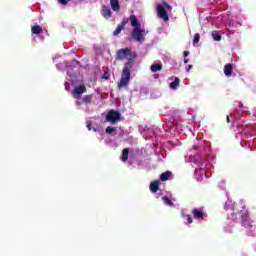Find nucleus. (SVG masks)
<instances>
[{"label":"nucleus","instance_id":"nucleus-1","mask_svg":"<svg viewBox=\"0 0 256 256\" xmlns=\"http://www.w3.org/2000/svg\"><path fill=\"white\" fill-rule=\"evenodd\" d=\"M135 65V59L129 58L127 62L124 64L121 79L118 83L117 87L118 89H123L124 87L129 86V81H131V69H133V66Z\"/></svg>","mask_w":256,"mask_h":256},{"label":"nucleus","instance_id":"nucleus-2","mask_svg":"<svg viewBox=\"0 0 256 256\" xmlns=\"http://www.w3.org/2000/svg\"><path fill=\"white\" fill-rule=\"evenodd\" d=\"M171 9L173 8L167 2L156 5V13L160 19H163V21H169V14L167 11H171Z\"/></svg>","mask_w":256,"mask_h":256},{"label":"nucleus","instance_id":"nucleus-3","mask_svg":"<svg viewBox=\"0 0 256 256\" xmlns=\"http://www.w3.org/2000/svg\"><path fill=\"white\" fill-rule=\"evenodd\" d=\"M239 213L241 217L242 227H245L246 229H251V227H253V221H251V218L249 217V210H247V208L243 206Z\"/></svg>","mask_w":256,"mask_h":256},{"label":"nucleus","instance_id":"nucleus-4","mask_svg":"<svg viewBox=\"0 0 256 256\" xmlns=\"http://www.w3.org/2000/svg\"><path fill=\"white\" fill-rule=\"evenodd\" d=\"M131 37L134 41H137L138 43L145 42V34L141 27L133 28L131 32Z\"/></svg>","mask_w":256,"mask_h":256},{"label":"nucleus","instance_id":"nucleus-5","mask_svg":"<svg viewBox=\"0 0 256 256\" xmlns=\"http://www.w3.org/2000/svg\"><path fill=\"white\" fill-rule=\"evenodd\" d=\"M120 120H121V113H119V111H117V110L112 109L106 115V121H108V123L114 124Z\"/></svg>","mask_w":256,"mask_h":256},{"label":"nucleus","instance_id":"nucleus-6","mask_svg":"<svg viewBox=\"0 0 256 256\" xmlns=\"http://www.w3.org/2000/svg\"><path fill=\"white\" fill-rule=\"evenodd\" d=\"M131 55V48L119 49L116 53V61H125Z\"/></svg>","mask_w":256,"mask_h":256},{"label":"nucleus","instance_id":"nucleus-7","mask_svg":"<svg viewBox=\"0 0 256 256\" xmlns=\"http://www.w3.org/2000/svg\"><path fill=\"white\" fill-rule=\"evenodd\" d=\"M192 215L194 219H198L203 221L205 217H207V214H205V211H203V208H194L192 210Z\"/></svg>","mask_w":256,"mask_h":256},{"label":"nucleus","instance_id":"nucleus-8","mask_svg":"<svg viewBox=\"0 0 256 256\" xmlns=\"http://www.w3.org/2000/svg\"><path fill=\"white\" fill-rule=\"evenodd\" d=\"M127 23H129V18H123L122 22L118 24L117 28L113 32L114 37H117V35L121 34V32L125 29V25H127Z\"/></svg>","mask_w":256,"mask_h":256},{"label":"nucleus","instance_id":"nucleus-9","mask_svg":"<svg viewBox=\"0 0 256 256\" xmlns=\"http://www.w3.org/2000/svg\"><path fill=\"white\" fill-rule=\"evenodd\" d=\"M113 12L109 6H102V17L104 19H111Z\"/></svg>","mask_w":256,"mask_h":256},{"label":"nucleus","instance_id":"nucleus-10","mask_svg":"<svg viewBox=\"0 0 256 256\" xmlns=\"http://www.w3.org/2000/svg\"><path fill=\"white\" fill-rule=\"evenodd\" d=\"M128 21H130L131 26L133 29H137V27H141V23H139V20L137 19V16L131 15L130 18H128Z\"/></svg>","mask_w":256,"mask_h":256},{"label":"nucleus","instance_id":"nucleus-11","mask_svg":"<svg viewBox=\"0 0 256 256\" xmlns=\"http://www.w3.org/2000/svg\"><path fill=\"white\" fill-rule=\"evenodd\" d=\"M161 185V182L159 180H155L150 183V191L151 193H157L159 191V186Z\"/></svg>","mask_w":256,"mask_h":256},{"label":"nucleus","instance_id":"nucleus-12","mask_svg":"<svg viewBox=\"0 0 256 256\" xmlns=\"http://www.w3.org/2000/svg\"><path fill=\"white\" fill-rule=\"evenodd\" d=\"M83 93H87V87L85 85L82 84L74 88V95H83Z\"/></svg>","mask_w":256,"mask_h":256},{"label":"nucleus","instance_id":"nucleus-13","mask_svg":"<svg viewBox=\"0 0 256 256\" xmlns=\"http://www.w3.org/2000/svg\"><path fill=\"white\" fill-rule=\"evenodd\" d=\"M224 75L226 77H231L233 75V65L231 63L224 66Z\"/></svg>","mask_w":256,"mask_h":256},{"label":"nucleus","instance_id":"nucleus-14","mask_svg":"<svg viewBox=\"0 0 256 256\" xmlns=\"http://www.w3.org/2000/svg\"><path fill=\"white\" fill-rule=\"evenodd\" d=\"M180 83H181V79H179V77H175L174 81L170 83V89H173V91H176Z\"/></svg>","mask_w":256,"mask_h":256},{"label":"nucleus","instance_id":"nucleus-15","mask_svg":"<svg viewBox=\"0 0 256 256\" xmlns=\"http://www.w3.org/2000/svg\"><path fill=\"white\" fill-rule=\"evenodd\" d=\"M163 69V64H152L150 67V71L152 73H157V71H161Z\"/></svg>","mask_w":256,"mask_h":256},{"label":"nucleus","instance_id":"nucleus-16","mask_svg":"<svg viewBox=\"0 0 256 256\" xmlns=\"http://www.w3.org/2000/svg\"><path fill=\"white\" fill-rule=\"evenodd\" d=\"M111 8L114 11H119L121 9V6L119 5V0H110Z\"/></svg>","mask_w":256,"mask_h":256},{"label":"nucleus","instance_id":"nucleus-17","mask_svg":"<svg viewBox=\"0 0 256 256\" xmlns=\"http://www.w3.org/2000/svg\"><path fill=\"white\" fill-rule=\"evenodd\" d=\"M31 32L34 35H39V33H43V28H41V26H39V25H35V26L31 27Z\"/></svg>","mask_w":256,"mask_h":256},{"label":"nucleus","instance_id":"nucleus-18","mask_svg":"<svg viewBox=\"0 0 256 256\" xmlns=\"http://www.w3.org/2000/svg\"><path fill=\"white\" fill-rule=\"evenodd\" d=\"M129 159V148H124L122 150V158L121 160L123 161V163L127 162V160Z\"/></svg>","mask_w":256,"mask_h":256},{"label":"nucleus","instance_id":"nucleus-19","mask_svg":"<svg viewBox=\"0 0 256 256\" xmlns=\"http://www.w3.org/2000/svg\"><path fill=\"white\" fill-rule=\"evenodd\" d=\"M171 177V171H166V172H163L161 175H160V180L161 181H169V178Z\"/></svg>","mask_w":256,"mask_h":256},{"label":"nucleus","instance_id":"nucleus-20","mask_svg":"<svg viewBox=\"0 0 256 256\" xmlns=\"http://www.w3.org/2000/svg\"><path fill=\"white\" fill-rule=\"evenodd\" d=\"M211 35H212V39H214V41H221V39H222L221 34L217 30L212 31Z\"/></svg>","mask_w":256,"mask_h":256},{"label":"nucleus","instance_id":"nucleus-21","mask_svg":"<svg viewBox=\"0 0 256 256\" xmlns=\"http://www.w3.org/2000/svg\"><path fill=\"white\" fill-rule=\"evenodd\" d=\"M83 103H85L86 105H91L92 101H93V95H86L82 98Z\"/></svg>","mask_w":256,"mask_h":256},{"label":"nucleus","instance_id":"nucleus-22","mask_svg":"<svg viewBox=\"0 0 256 256\" xmlns=\"http://www.w3.org/2000/svg\"><path fill=\"white\" fill-rule=\"evenodd\" d=\"M162 201L165 203V205H168V207H175L173 201H171V199H169L167 196H163Z\"/></svg>","mask_w":256,"mask_h":256},{"label":"nucleus","instance_id":"nucleus-23","mask_svg":"<svg viewBox=\"0 0 256 256\" xmlns=\"http://www.w3.org/2000/svg\"><path fill=\"white\" fill-rule=\"evenodd\" d=\"M86 127H87L88 131H91L92 129L94 132L97 131V128L93 127V122H91V120H88L86 122Z\"/></svg>","mask_w":256,"mask_h":256},{"label":"nucleus","instance_id":"nucleus-24","mask_svg":"<svg viewBox=\"0 0 256 256\" xmlns=\"http://www.w3.org/2000/svg\"><path fill=\"white\" fill-rule=\"evenodd\" d=\"M200 39H201V35L199 33H196L194 35L193 45H197V43H199Z\"/></svg>","mask_w":256,"mask_h":256},{"label":"nucleus","instance_id":"nucleus-25","mask_svg":"<svg viewBox=\"0 0 256 256\" xmlns=\"http://www.w3.org/2000/svg\"><path fill=\"white\" fill-rule=\"evenodd\" d=\"M187 224L191 225L193 223V217H191V214L186 215Z\"/></svg>","mask_w":256,"mask_h":256},{"label":"nucleus","instance_id":"nucleus-26","mask_svg":"<svg viewBox=\"0 0 256 256\" xmlns=\"http://www.w3.org/2000/svg\"><path fill=\"white\" fill-rule=\"evenodd\" d=\"M113 132H115V128H114V127L108 126V127L106 128V133L111 134V133H113Z\"/></svg>","mask_w":256,"mask_h":256},{"label":"nucleus","instance_id":"nucleus-27","mask_svg":"<svg viewBox=\"0 0 256 256\" xmlns=\"http://www.w3.org/2000/svg\"><path fill=\"white\" fill-rule=\"evenodd\" d=\"M69 1H71V0H58V3L60 5H67L69 3Z\"/></svg>","mask_w":256,"mask_h":256},{"label":"nucleus","instance_id":"nucleus-28","mask_svg":"<svg viewBox=\"0 0 256 256\" xmlns=\"http://www.w3.org/2000/svg\"><path fill=\"white\" fill-rule=\"evenodd\" d=\"M109 77H110L109 72H104V74L102 75V79L108 80Z\"/></svg>","mask_w":256,"mask_h":256},{"label":"nucleus","instance_id":"nucleus-29","mask_svg":"<svg viewBox=\"0 0 256 256\" xmlns=\"http://www.w3.org/2000/svg\"><path fill=\"white\" fill-rule=\"evenodd\" d=\"M183 55H184V57H189V51H184Z\"/></svg>","mask_w":256,"mask_h":256},{"label":"nucleus","instance_id":"nucleus-30","mask_svg":"<svg viewBox=\"0 0 256 256\" xmlns=\"http://www.w3.org/2000/svg\"><path fill=\"white\" fill-rule=\"evenodd\" d=\"M227 123H231V118H229V115L226 116Z\"/></svg>","mask_w":256,"mask_h":256},{"label":"nucleus","instance_id":"nucleus-31","mask_svg":"<svg viewBox=\"0 0 256 256\" xmlns=\"http://www.w3.org/2000/svg\"><path fill=\"white\" fill-rule=\"evenodd\" d=\"M191 69H193V65H188L187 71H191Z\"/></svg>","mask_w":256,"mask_h":256},{"label":"nucleus","instance_id":"nucleus-32","mask_svg":"<svg viewBox=\"0 0 256 256\" xmlns=\"http://www.w3.org/2000/svg\"><path fill=\"white\" fill-rule=\"evenodd\" d=\"M184 63H185V64L189 63V59L185 58V59H184Z\"/></svg>","mask_w":256,"mask_h":256}]
</instances>
